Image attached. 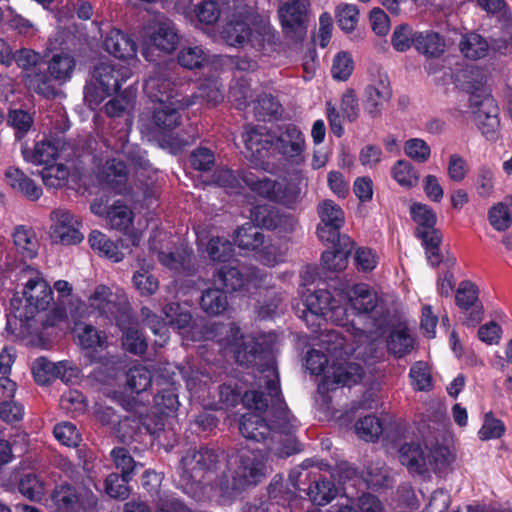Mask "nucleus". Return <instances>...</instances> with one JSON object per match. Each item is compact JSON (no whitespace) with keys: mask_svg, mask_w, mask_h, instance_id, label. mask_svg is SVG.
<instances>
[{"mask_svg":"<svg viewBox=\"0 0 512 512\" xmlns=\"http://www.w3.org/2000/svg\"><path fill=\"white\" fill-rule=\"evenodd\" d=\"M241 180L259 196L286 205L294 203L299 195V190L294 186L276 182L266 176L260 178L250 171H241Z\"/></svg>","mask_w":512,"mask_h":512,"instance_id":"nucleus-10","label":"nucleus"},{"mask_svg":"<svg viewBox=\"0 0 512 512\" xmlns=\"http://www.w3.org/2000/svg\"><path fill=\"white\" fill-rule=\"evenodd\" d=\"M488 220L495 230H507L512 224V198L492 206L488 212Z\"/></svg>","mask_w":512,"mask_h":512,"instance_id":"nucleus-41","label":"nucleus"},{"mask_svg":"<svg viewBox=\"0 0 512 512\" xmlns=\"http://www.w3.org/2000/svg\"><path fill=\"white\" fill-rule=\"evenodd\" d=\"M105 50L118 59L135 61L137 47L135 42L125 33L118 29L110 30L104 39Z\"/></svg>","mask_w":512,"mask_h":512,"instance_id":"nucleus-27","label":"nucleus"},{"mask_svg":"<svg viewBox=\"0 0 512 512\" xmlns=\"http://www.w3.org/2000/svg\"><path fill=\"white\" fill-rule=\"evenodd\" d=\"M273 150L286 161L299 165L304 162L305 137L295 125L286 124L272 132Z\"/></svg>","mask_w":512,"mask_h":512,"instance_id":"nucleus-11","label":"nucleus"},{"mask_svg":"<svg viewBox=\"0 0 512 512\" xmlns=\"http://www.w3.org/2000/svg\"><path fill=\"white\" fill-rule=\"evenodd\" d=\"M489 45L480 35L471 33L466 35L461 43L460 50L466 58L477 60L485 57L488 53Z\"/></svg>","mask_w":512,"mask_h":512,"instance_id":"nucleus-48","label":"nucleus"},{"mask_svg":"<svg viewBox=\"0 0 512 512\" xmlns=\"http://www.w3.org/2000/svg\"><path fill=\"white\" fill-rule=\"evenodd\" d=\"M214 282L224 292H235L257 287L260 280L258 279V271L251 270L249 273H243L237 267L224 265L214 275Z\"/></svg>","mask_w":512,"mask_h":512,"instance_id":"nucleus-18","label":"nucleus"},{"mask_svg":"<svg viewBox=\"0 0 512 512\" xmlns=\"http://www.w3.org/2000/svg\"><path fill=\"white\" fill-rule=\"evenodd\" d=\"M347 299L357 314L370 313L378 305L376 292L364 283L356 284L347 291Z\"/></svg>","mask_w":512,"mask_h":512,"instance_id":"nucleus-31","label":"nucleus"},{"mask_svg":"<svg viewBox=\"0 0 512 512\" xmlns=\"http://www.w3.org/2000/svg\"><path fill=\"white\" fill-rule=\"evenodd\" d=\"M248 44L264 54H270L278 50L281 42L277 31L269 20L256 16L253 23L251 40H249Z\"/></svg>","mask_w":512,"mask_h":512,"instance_id":"nucleus-22","label":"nucleus"},{"mask_svg":"<svg viewBox=\"0 0 512 512\" xmlns=\"http://www.w3.org/2000/svg\"><path fill=\"white\" fill-rule=\"evenodd\" d=\"M23 295L31 308V314L34 311L46 310L53 301L51 287L38 272L27 281Z\"/></svg>","mask_w":512,"mask_h":512,"instance_id":"nucleus-23","label":"nucleus"},{"mask_svg":"<svg viewBox=\"0 0 512 512\" xmlns=\"http://www.w3.org/2000/svg\"><path fill=\"white\" fill-rule=\"evenodd\" d=\"M258 383L260 388L262 387V383H264L270 398L271 410H273L275 416L283 423H290L292 416L282 399L279 388V376L274 362L268 363L266 367L261 370Z\"/></svg>","mask_w":512,"mask_h":512,"instance_id":"nucleus-17","label":"nucleus"},{"mask_svg":"<svg viewBox=\"0 0 512 512\" xmlns=\"http://www.w3.org/2000/svg\"><path fill=\"white\" fill-rule=\"evenodd\" d=\"M246 157L251 161H260L273 149L274 136L265 127L247 126L243 134Z\"/></svg>","mask_w":512,"mask_h":512,"instance_id":"nucleus-20","label":"nucleus"},{"mask_svg":"<svg viewBox=\"0 0 512 512\" xmlns=\"http://www.w3.org/2000/svg\"><path fill=\"white\" fill-rule=\"evenodd\" d=\"M359 11L353 4L342 3L336 8L338 26L345 32L353 31L358 23Z\"/></svg>","mask_w":512,"mask_h":512,"instance_id":"nucleus-58","label":"nucleus"},{"mask_svg":"<svg viewBox=\"0 0 512 512\" xmlns=\"http://www.w3.org/2000/svg\"><path fill=\"white\" fill-rule=\"evenodd\" d=\"M392 178L403 188L411 189L419 182V172L406 160H397L391 168Z\"/></svg>","mask_w":512,"mask_h":512,"instance_id":"nucleus-43","label":"nucleus"},{"mask_svg":"<svg viewBox=\"0 0 512 512\" xmlns=\"http://www.w3.org/2000/svg\"><path fill=\"white\" fill-rule=\"evenodd\" d=\"M398 459L410 473L423 475L430 470L437 472L446 468L453 461V455L439 444L410 442L399 448Z\"/></svg>","mask_w":512,"mask_h":512,"instance_id":"nucleus-2","label":"nucleus"},{"mask_svg":"<svg viewBox=\"0 0 512 512\" xmlns=\"http://www.w3.org/2000/svg\"><path fill=\"white\" fill-rule=\"evenodd\" d=\"M150 265L147 268L137 270L132 278L134 287L143 296L153 295L159 288L158 280L149 272Z\"/></svg>","mask_w":512,"mask_h":512,"instance_id":"nucleus-55","label":"nucleus"},{"mask_svg":"<svg viewBox=\"0 0 512 512\" xmlns=\"http://www.w3.org/2000/svg\"><path fill=\"white\" fill-rule=\"evenodd\" d=\"M320 223L328 225H343L344 212L339 205L332 200H323L318 205Z\"/></svg>","mask_w":512,"mask_h":512,"instance_id":"nucleus-56","label":"nucleus"},{"mask_svg":"<svg viewBox=\"0 0 512 512\" xmlns=\"http://www.w3.org/2000/svg\"><path fill=\"white\" fill-rule=\"evenodd\" d=\"M151 382V373L145 366H132L126 373V384L132 392L141 393L146 391Z\"/></svg>","mask_w":512,"mask_h":512,"instance_id":"nucleus-49","label":"nucleus"},{"mask_svg":"<svg viewBox=\"0 0 512 512\" xmlns=\"http://www.w3.org/2000/svg\"><path fill=\"white\" fill-rule=\"evenodd\" d=\"M163 312L169 325L175 329H183L190 325L192 315L177 303H172L164 307Z\"/></svg>","mask_w":512,"mask_h":512,"instance_id":"nucleus-57","label":"nucleus"},{"mask_svg":"<svg viewBox=\"0 0 512 512\" xmlns=\"http://www.w3.org/2000/svg\"><path fill=\"white\" fill-rule=\"evenodd\" d=\"M279 23L285 39L293 44L301 43L308 29L310 0H279Z\"/></svg>","mask_w":512,"mask_h":512,"instance_id":"nucleus-6","label":"nucleus"},{"mask_svg":"<svg viewBox=\"0 0 512 512\" xmlns=\"http://www.w3.org/2000/svg\"><path fill=\"white\" fill-rule=\"evenodd\" d=\"M67 146L68 144L63 139L44 138L35 142L32 147H23L21 152L27 163L46 166L60 156L71 157L72 154L66 152Z\"/></svg>","mask_w":512,"mask_h":512,"instance_id":"nucleus-14","label":"nucleus"},{"mask_svg":"<svg viewBox=\"0 0 512 512\" xmlns=\"http://www.w3.org/2000/svg\"><path fill=\"white\" fill-rule=\"evenodd\" d=\"M178 44L179 35L175 24L167 18L158 19L146 28L142 54L146 60L152 62L156 60V52L171 54Z\"/></svg>","mask_w":512,"mask_h":512,"instance_id":"nucleus-7","label":"nucleus"},{"mask_svg":"<svg viewBox=\"0 0 512 512\" xmlns=\"http://www.w3.org/2000/svg\"><path fill=\"white\" fill-rule=\"evenodd\" d=\"M416 31L407 24L397 26L392 34L391 43L398 52H405L411 46L414 47V35Z\"/></svg>","mask_w":512,"mask_h":512,"instance_id":"nucleus-63","label":"nucleus"},{"mask_svg":"<svg viewBox=\"0 0 512 512\" xmlns=\"http://www.w3.org/2000/svg\"><path fill=\"white\" fill-rule=\"evenodd\" d=\"M26 86L44 97H54L57 93L55 81L50 74L45 72L31 71L25 76Z\"/></svg>","mask_w":512,"mask_h":512,"instance_id":"nucleus-40","label":"nucleus"},{"mask_svg":"<svg viewBox=\"0 0 512 512\" xmlns=\"http://www.w3.org/2000/svg\"><path fill=\"white\" fill-rule=\"evenodd\" d=\"M226 5L227 10L231 11L232 19L224 27L222 37L230 46L243 47L251 40L256 16L243 0H228Z\"/></svg>","mask_w":512,"mask_h":512,"instance_id":"nucleus-8","label":"nucleus"},{"mask_svg":"<svg viewBox=\"0 0 512 512\" xmlns=\"http://www.w3.org/2000/svg\"><path fill=\"white\" fill-rule=\"evenodd\" d=\"M186 108L171 105L169 102L155 103L152 111V122L155 131L167 134L177 128L181 124L180 110Z\"/></svg>","mask_w":512,"mask_h":512,"instance_id":"nucleus-28","label":"nucleus"},{"mask_svg":"<svg viewBox=\"0 0 512 512\" xmlns=\"http://www.w3.org/2000/svg\"><path fill=\"white\" fill-rule=\"evenodd\" d=\"M364 375L363 368L356 362H351L342 357L333 360L325 371L322 385L327 390H333L338 386H351L359 383Z\"/></svg>","mask_w":512,"mask_h":512,"instance_id":"nucleus-13","label":"nucleus"},{"mask_svg":"<svg viewBox=\"0 0 512 512\" xmlns=\"http://www.w3.org/2000/svg\"><path fill=\"white\" fill-rule=\"evenodd\" d=\"M205 61L206 53L200 46L185 47L178 54L179 64L188 69L198 68Z\"/></svg>","mask_w":512,"mask_h":512,"instance_id":"nucleus-61","label":"nucleus"},{"mask_svg":"<svg viewBox=\"0 0 512 512\" xmlns=\"http://www.w3.org/2000/svg\"><path fill=\"white\" fill-rule=\"evenodd\" d=\"M52 238L61 244L72 245L80 243L84 236L80 232L81 223L69 210L58 208L52 211Z\"/></svg>","mask_w":512,"mask_h":512,"instance_id":"nucleus-16","label":"nucleus"},{"mask_svg":"<svg viewBox=\"0 0 512 512\" xmlns=\"http://www.w3.org/2000/svg\"><path fill=\"white\" fill-rule=\"evenodd\" d=\"M412 387L417 391H429L432 389V377L427 363L415 362L409 373Z\"/></svg>","mask_w":512,"mask_h":512,"instance_id":"nucleus-52","label":"nucleus"},{"mask_svg":"<svg viewBox=\"0 0 512 512\" xmlns=\"http://www.w3.org/2000/svg\"><path fill=\"white\" fill-rule=\"evenodd\" d=\"M185 84L176 82L175 74L168 66H156L144 84L147 97L154 103L169 102L178 107L196 104L197 96L186 95Z\"/></svg>","mask_w":512,"mask_h":512,"instance_id":"nucleus-3","label":"nucleus"},{"mask_svg":"<svg viewBox=\"0 0 512 512\" xmlns=\"http://www.w3.org/2000/svg\"><path fill=\"white\" fill-rule=\"evenodd\" d=\"M115 467L121 471L122 482H129L134 475L136 462L125 448H114L110 453Z\"/></svg>","mask_w":512,"mask_h":512,"instance_id":"nucleus-50","label":"nucleus"},{"mask_svg":"<svg viewBox=\"0 0 512 512\" xmlns=\"http://www.w3.org/2000/svg\"><path fill=\"white\" fill-rule=\"evenodd\" d=\"M465 90L469 93V112L473 120L488 140H495L499 130L498 107L488 90L483 77L467 82Z\"/></svg>","mask_w":512,"mask_h":512,"instance_id":"nucleus-4","label":"nucleus"},{"mask_svg":"<svg viewBox=\"0 0 512 512\" xmlns=\"http://www.w3.org/2000/svg\"><path fill=\"white\" fill-rule=\"evenodd\" d=\"M319 346L335 359L344 355L347 356L355 350L352 344L347 343V339L340 330L321 332L319 336Z\"/></svg>","mask_w":512,"mask_h":512,"instance_id":"nucleus-34","label":"nucleus"},{"mask_svg":"<svg viewBox=\"0 0 512 512\" xmlns=\"http://www.w3.org/2000/svg\"><path fill=\"white\" fill-rule=\"evenodd\" d=\"M200 306L205 313L211 316L219 315L227 309V296L219 288L207 289L202 294Z\"/></svg>","mask_w":512,"mask_h":512,"instance_id":"nucleus-45","label":"nucleus"},{"mask_svg":"<svg viewBox=\"0 0 512 512\" xmlns=\"http://www.w3.org/2000/svg\"><path fill=\"white\" fill-rule=\"evenodd\" d=\"M141 316L153 334L159 337L158 340H155V343L159 346H163L169 339L167 323L161 320L147 307L141 309Z\"/></svg>","mask_w":512,"mask_h":512,"instance_id":"nucleus-54","label":"nucleus"},{"mask_svg":"<svg viewBox=\"0 0 512 512\" xmlns=\"http://www.w3.org/2000/svg\"><path fill=\"white\" fill-rule=\"evenodd\" d=\"M19 491L28 499L38 501L45 493V484L37 475L27 473L19 481Z\"/></svg>","mask_w":512,"mask_h":512,"instance_id":"nucleus-53","label":"nucleus"},{"mask_svg":"<svg viewBox=\"0 0 512 512\" xmlns=\"http://www.w3.org/2000/svg\"><path fill=\"white\" fill-rule=\"evenodd\" d=\"M404 152L410 159L418 163H425L430 158L431 148L423 139L412 138L405 142Z\"/></svg>","mask_w":512,"mask_h":512,"instance_id":"nucleus-59","label":"nucleus"},{"mask_svg":"<svg viewBox=\"0 0 512 512\" xmlns=\"http://www.w3.org/2000/svg\"><path fill=\"white\" fill-rule=\"evenodd\" d=\"M333 300L334 298L332 297L331 293L327 290H318L310 294L306 300V321H308L309 316H315L317 318L324 319L326 316V312H328L331 306V303H333Z\"/></svg>","mask_w":512,"mask_h":512,"instance_id":"nucleus-44","label":"nucleus"},{"mask_svg":"<svg viewBox=\"0 0 512 512\" xmlns=\"http://www.w3.org/2000/svg\"><path fill=\"white\" fill-rule=\"evenodd\" d=\"M135 99L136 95L133 91L125 90L105 104V113L111 118L129 115L134 108Z\"/></svg>","mask_w":512,"mask_h":512,"instance_id":"nucleus-42","label":"nucleus"},{"mask_svg":"<svg viewBox=\"0 0 512 512\" xmlns=\"http://www.w3.org/2000/svg\"><path fill=\"white\" fill-rule=\"evenodd\" d=\"M125 302L122 292H113L105 285L97 286L88 299L89 307L105 317L114 315Z\"/></svg>","mask_w":512,"mask_h":512,"instance_id":"nucleus-25","label":"nucleus"},{"mask_svg":"<svg viewBox=\"0 0 512 512\" xmlns=\"http://www.w3.org/2000/svg\"><path fill=\"white\" fill-rule=\"evenodd\" d=\"M6 183L15 191L31 201L38 200L42 195V189L22 170L17 167H8L5 171Z\"/></svg>","mask_w":512,"mask_h":512,"instance_id":"nucleus-29","label":"nucleus"},{"mask_svg":"<svg viewBox=\"0 0 512 512\" xmlns=\"http://www.w3.org/2000/svg\"><path fill=\"white\" fill-rule=\"evenodd\" d=\"M132 75L129 64H116L111 62H100L93 71V80L103 88L104 91L116 92L123 82Z\"/></svg>","mask_w":512,"mask_h":512,"instance_id":"nucleus-19","label":"nucleus"},{"mask_svg":"<svg viewBox=\"0 0 512 512\" xmlns=\"http://www.w3.org/2000/svg\"><path fill=\"white\" fill-rule=\"evenodd\" d=\"M414 347V339L405 329L393 330L387 339V348L396 357L409 354Z\"/></svg>","mask_w":512,"mask_h":512,"instance_id":"nucleus-47","label":"nucleus"},{"mask_svg":"<svg viewBox=\"0 0 512 512\" xmlns=\"http://www.w3.org/2000/svg\"><path fill=\"white\" fill-rule=\"evenodd\" d=\"M217 461V455L206 447L190 449L181 459L179 487L189 496L199 498L205 475Z\"/></svg>","mask_w":512,"mask_h":512,"instance_id":"nucleus-5","label":"nucleus"},{"mask_svg":"<svg viewBox=\"0 0 512 512\" xmlns=\"http://www.w3.org/2000/svg\"><path fill=\"white\" fill-rule=\"evenodd\" d=\"M355 432L359 438L367 442H373L382 433V423L377 417L368 415L355 423Z\"/></svg>","mask_w":512,"mask_h":512,"instance_id":"nucleus-51","label":"nucleus"},{"mask_svg":"<svg viewBox=\"0 0 512 512\" xmlns=\"http://www.w3.org/2000/svg\"><path fill=\"white\" fill-rule=\"evenodd\" d=\"M235 242L242 249L256 251L263 246L264 235L258 226L248 222L237 230Z\"/></svg>","mask_w":512,"mask_h":512,"instance_id":"nucleus-39","label":"nucleus"},{"mask_svg":"<svg viewBox=\"0 0 512 512\" xmlns=\"http://www.w3.org/2000/svg\"><path fill=\"white\" fill-rule=\"evenodd\" d=\"M505 432V425L500 420L495 418L492 413H487L484 417L482 427L478 431V436L481 440H491L500 438Z\"/></svg>","mask_w":512,"mask_h":512,"instance_id":"nucleus-64","label":"nucleus"},{"mask_svg":"<svg viewBox=\"0 0 512 512\" xmlns=\"http://www.w3.org/2000/svg\"><path fill=\"white\" fill-rule=\"evenodd\" d=\"M79 344L83 348L103 347L105 337L101 335L92 325H79L76 328Z\"/></svg>","mask_w":512,"mask_h":512,"instance_id":"nucleus-62","label":"nucleus"},{"mask_svg":"<svg viewBox=\"0 0 512 512\" xmlns=\"http://www.w3.org/2000/svg\"><path fill=\"white\" fill-rule=\"evenodd\" d=\"M232 244L223 238H211L207 245V253L213 261H227L233 256Z\"/></svg>","mask_w":512,"mask_h":512,"instance_id":"nucleus-60","label":"nucleus"},{"mask_svg":"<svg viewBox=\"0 0 512 512\" xmlns=\"http://www.w3.org/2000/svg\"><path fill=\"white\" fill-rule=\"evenodd\" d=\"M370 76V83L364 91L363 106L365 112L375 118L381 115L383 105L390 100L392 91L386 72L375 68Z\"/></svg>","mask_w":512,"mask_h":512,"instance_id":"nucleus-12","label":"nucleus"},{"mask_svg":"<svg viewBox=\"0 0 512 512\" xmlns=\"http://www.w3.org/2000/svg\"><path fill=\"white\" fill-rule=\"evenodd\" d=\"M239 431L244 438L260 442L267 439L273 429L261 415L249 412L241 417Z\"/></svg>","mask_w":512,"mask_h":512,"instance_id":"nucleus-30","label":"nucleus"},{"mask_svg":"<svg viewBox=\"0 0 512 512\" xmlns=\"http://www.w3.org/2000/svg\"><path fill=\"white\" fill-rule=\"evenodd\" d=\"M106 219L112 229L119 230L126 234L132 245L138 246L142 240V233L135 229H130L134 213L126 205L121 202H115L106 213Z\"/></svg>","mask_w":512,"mask_h":512,"instance_id":"nucleus-21","label":"nucleus"},{"mask_svg":"<svg viewBox=\"0 0 512 512\" xmlns=\"http://www.w3.org/2000/svg\"><path fill=\"white\" fill-rule=\"evenodd\" d=\"M253 217L257 225L283 233L292 232L297 226V220L292 215L268 206H257L253 211Z\"/></svg>","mask_w":512,"mask_h":512,"instance_id":"nucleus-24","label":"nucleus"},{"mask_svg":"<svg viewBox=\"0 0 512 512\" xmlns=\"http://www.w3.org/2000/svg\"><path fill=\"white\" fill-rule=\"evenodd\" d=\"M225 337L220 339L224 347H232L234 357L240 365H249L256 361L260 345L251 336L241 334L239 328L234 324L223 327Z\"/></svg>","mask_w":512,"mask_h":512,"instance_id":"nucleus-15","label":"nucleus"},{"mask_svg":"<svg viewBox=\"0 0 512 512\" xmlns=\"http://www.w3.org/2000/svg\"><path fill=\"white\" fill-rule=\"evenodd\" d=\"M40 175L46 187L58 189L67 184L69 169L65 164L53 162L44 166Z\"/></svg>","mask_w":512,"mask_h":512,"instance_id":"nucleus-46","label":"nucleus"},{"mask_svg":"<svg viewBox=\"0 0 512 512\" xmlns=\"http://www.w3.org/2000/svg\"><path fill=\"white\" fill-rule=\"evenodd\" d=\"M16 250L25 259H32L38 254L39 243L34 230L30 227L19 225L12 233Z\"/></svg>","mask_w":512,"mask_h":512,"instance_id":"nucleus-35","label":"nucleus"},{"mask_svg":"<svg viewBox=\"0 0 512 512\" xmlns=\"http://www.w3.org/2000/svg\"><path fill=\"white\" fill-rule=\"evenodd\" d=\"M102 178L106 184L118 193L126 192L125 184L128 180V171L122 160H108L103 167Z\"/></svg>","mask_w":512,"mask_h":512,"instance_id":"nucleus-36","label":"nucleus"},{"mask_svg":"<svg viewBox=\"0 0 512 512\" xmlns=\"http://www.w3.org/2000/svg\"><path fill=\"white\" fill-rule=\"evenodd\" d=\"M413 40L414 48L427 57H439L446 49L444 38L432 30L416 31Z\"/></svg>","mask_w":512,"mask_h":512,"instance_id":"nucleus-32","label":"nucleus"},{"mask_svg":"<svg viewBox=\"0 0 512 512\" xmlns=\"http://www.w3.org/2000/svg\"><path fill=\"white\" fill-rule=\"evenodd\" d=\"M268 458L260 450L242 449L235 459L229 475L223 474L217 485L224 494L261 482L268 473Z\"/></svg>","mask_w":512,"mask_h":512,"instance_id":"nucleus-1","label":"nucleus"},{"mask_svg":"<svg viewBox=\"0 0 512 512\" xmlns=\"http://www.w3.org/2000/svg\"><path fill=\"white\" fill-rule=\"evenodd\" d=\"M52 501L62 512H97L98 498L87 487L78 488L69 485L57 487L52 494Z\"/></svg>","mask_w":512,"mask_h":512,"instance_id":"nucleus-9","label":"nucleus"},{"mask_svg":"<svg viewBox=\"0 0 512 512\" xmlns=\"http://www.w3.org/2000/svg\"><path fill=\"white\" fill-rule=\"evenodd\" d=\"M76 68V59L67 52L54 54L48 61V72L59 85L71 80Z\"/></svg>","mask_w":512,"mask_h":512,"instance_id":"nucleus-33","label":"nucleus"},{"mask_svg":"<svg viewBox=\"0 0 512 512\" xmlns=\"http://www.w3.org/2000/svg\"><path fill=\"white\" fill-rule=\"evenodd\" d=\"M220 399L228 406H235L240 399L249 409H255L259 412L266 411L269 407L268 398L262 391L249 390L241 397V392L229 384L220 386Z\"/></svg>","mask_w":512,"mask_h":512,"instance_id":"nucleus-26","label":"nucleus"},{"mask_svg":"<svg viewBox=\"0 0 512 512\" xmlns=\"http://www.w3.org/2000/svg\"><path fill=\"white\" fill-rule=\"evenodd\" d=\"M307 494L313 503L323 506L336 497L337 489L332 481L314 476V480L309 486Z\"/></svg>","mask_w":512,"mask_h":512,"instance_id":"nucleus-38","label":"nucleus"},{"mask_svg":"<svg viewBox=\"0 0 512 512\" xmlns=\"http://www.w3.org/2000/svg\"><path fill=\"white\" fill-rule=\"evenodd\" d=\"M88 241L94 251L114 262H120L124 258V253L119 249L118 245L100 231H92Z\"/></svg>","mask_w":512,"mask_h":512,"instance_id":"nucleus-37","label":"nucleus"}]
</instances>
